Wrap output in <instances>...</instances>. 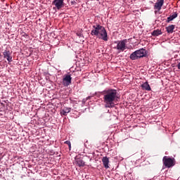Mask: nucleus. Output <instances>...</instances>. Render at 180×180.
<instances>
[{
  "label": "nucleus",
  "instance_id": "2",
  "mask_svg": "<svg viewBox=\"0 0 180 180\" xmlns=\"http://www.w3.org/2000/svg\"><path fill=\"white\" fill-rule=\"evenodd\" d=\"M91 36H96L98 39L103 40L104 41H108V40L106 29L99 24L93 25V30L91 32Z\"/></svg>",
  "mask_w": 180,
  "mask_h": 180
},
{
  "label": "nucleus",
  "instance_id": "23",
  "mask_svg": "<svg viewBox=\"0 0 180 180\" xmlns=\"http://www.w3.org/2000/svg\"><path fill=\"white\" fill-rule=\"evenodd\" d=\"M88 99H89V96L86 98V101H88Z\"/></svg>",
  "mask_w": 180,
  "mask_h": 180
},
{
  "label": "nucleus",
  "instance_id": "22",
  "mask_svg": "<svg viewBox=\"0 0 180 180\" xmlns=\"http://www.w3.org/2000/svg\"><path fill=\"white\" fill-rule=\"evenodd\" d=\"M86 100H85V99H83L82 100V102L84 103H85V101H86Z\"/></svg>",
  "mask_w": 180,
  "mask_h": 180
},
{
  "label": "nucleus",
  "instance_id": "14",
  "mask_svg": "<svg viewBox=\"0 0 180 180\" xmlns=\"http://www.w3.org/2000/svg\"><path fill=\"white\" fill-rule=\"evenodd\" d=\"M76 164L78 167H85V162L82 159H77L76 160Z\"/></svg>",
  "mask_w": 180,
  "mask_h": 180
},
{
  "label": "nucleus",
  "instance_id": "4",
  "mask_svg": "<svg viewBox=\"0 0 180 180\" xmlns=\"http://www.w3.org/2000/svg\"><path fill=\"white\" fill-rule=\"evenodd\" d=\"M115 44L117 46L114 47L115 50H117L119 53H121L122 51H124L126 49H127V46H126V43H127V39H124L121 41H115Z\"/></svg>",
  "mask_w": 180,
  "mask_h": 180
},
{
  "label": "nucleus",
  "instance_id": "9",
  "mask_svg": "<svg viewBox=\"0 0 180 180\" xmlns=\"http://www.w3.org/2000/svg\"><path fill=\"white\" fill-rule=\"evenodd\" d=\"M162 5H164V0H157L154 6V9L160 11L162 8Z\"/></svg>",
  "mask_w": 180,
  "mask_h": 180
},
{
  "label": "nucleus",
  "instance_id": "6",
  "mask_svg": "<svg viewBox=\"0 0 180 180\" xmlns=\"http://www.w3.org/2000/svg\"><path fill=\"white\" fill-rule=\"evenodd\" d=\"M72 77L70 75H65L63 79V85L64 86H68V85L71 84V80Z\"/></svg>",
  "mask_w": 180,
  "mask_h": 180
},
{
  "label": "nucleus",
  "instance_id": "10",
  "mask_svg": "<svg viewBox=\"0 0 180 180\" xmlns=\"http://www.w3.org/2000/svg\"><path fill=\"white\" fill-rule=\"evenodd\" d=\"M70 112H71V108L65 107L63 109L60 110V113L61 116H67Z\"/></svg>",
  "mask_w": 180,
  "mask_h": 180
},
{
  "label": "nucleus",
  "instance_id": "3",
  "mask_svg": "<svg viewBox=\"0 0 180 180\" xmlns=\"http://www.w3.org/2000/svg\"><path fill=\"white\" fill-rule=\"evenodd\" d=\"M147 56V51L144 49H141L133 52L130 56V60H139V58H143Z\"/></svg>",
  "mask_w": 180,
  "mask_h": 180
},
{
  "label": "nucleus",
  "instance_id": "17",
  "mask_svg": "<svg viewBox=\"0 0 180 180\" xmlns=\"http://www.w3.org/2000/svg\"><path fill=\"white\" fill-rule=\"evenodd\" d=\"M170 16H172V18L173 19H175L176 18L178 17V13L175 12V13H173L172 15H170Z\"/></svg>",
  "mask_w": 180,
  "mask_h": 180
},
{
  "label": "nucleus",
  "instance_id": "1",
  "mask_svg": "<svg viewBox=\"0 0 180 180\" xmlns=\"http://www.w3.org/2000/svg\"><path fill=\"white\" fill-rule=\"evenodd\" d=\"M103 99L105 103V108H115V101L119 99L117 91L114 89H108L102 91Z\"/></svg>",
  "mask_w": 180,
  "mask_h": 180
},
{
  "label": "nucleus",
  "instance_id": "7",
  "mask_svg": "<svg viewBox=\"0 0 180 180\" xmlns=\"http://www.w3.org/2000/svg\"><path fill=\"white\" fill-rule=\"evenodd\" d=\"M52 4L55 5L58 10H60L61 8L64 7V0H54Z\"/></svg>",
  "mask_w": 180,
  "mask_h": 180
},
{
  "label": "nucleus",
  "instance_id": "8",
  "mask_svg": "<svg viewBox=\"0 0 180 180\" xmlns=\"http://www.w3.org/2000/svg\"><path fill=\"white\" fill-rule=\"evenodd\" d=\"M4 58H6L8 63H12V53L8 50H5L3 52Z\"/></svg>",
  "mask_w": 180,
  "mask_h": 180
},
{
  "label": "nucleus",
  "instance_id": "15",
  "mask_svg": "<svg viewBox=\"0 0 180 180\" xmlns=\"http://www.w3.org/2000/svg\"><path fill=\"white\" fill-rule=\"evenodd\" d=\"M151 34H152L153 36L157 37V36H160V34H162V32H161V30H154V31L151 33Z\"/></svg>",
  "mask_w": 180,
  "mask_h": 180
},
{
  "label": "nucleus",
  "instance_id": "11",
  "mask_svg": "<svg viewBox=\"0 0 180 180\" xmlns=\"http://www.w3.org/2000/svg\"><path fill=\"white\" fill-rule=\"evenodd\" d=\"M102 162L104 167L108 169V168H109V158H108V157H103L102 159Z\"/></svg>",
  "mask_w": 180,
  "mask_h": 180
},
{
  "label": "nucleus",
  "instance_id": "16",
  "mask_svg": "<svg viewBox=\"0 0 180 180\" xmlns=\"http://www.w3.org/2000/svg\"><path fill=\"white\" fill-rule=\"evenodd\" d=\"M65 144H68V147H69V149L71 150V141H65Z\"/></svg>",
  "mask_w": 180,
  "mask_h": 180
},
{
  "label": "nucleus",
  "instance_id": "18",
  "mask_svg": "<svg viewBox=\"0 0 180 180\" xmlns=\"http://www.w3.org/2000/svg\"><path fill=\"white\" fill-rule=\"evenodd\" d=\"M71 5H77V0H72L70 1Z\"/></svg>",
  "mask_w": 180,
  "mask_h": 180
},
{
  "label": "nucleus",
  "instance_id": "21",
  "mask_svg": "<svg viewBox=\"0 0 180 180\" xmlns=\"http://www.w3.org/2000/svg\"><path fill=\"white\" fill-rule=\"evenodd\" d=\"M77 36H78L79 37H81V33H77Z\"/></svg>",
  "mask_w": 180,
  "mask_h": 180
},
{
  "label": "nucleus",
  "instance_id": "19",
  "mask_svg": "<svg viewBox=\"0 0 180 180\" xmlns=\"http://www.w3.org/2000/svg\"><path fill=\"white\" fill-rule=\"evenodd\" d=\"M172 20H174V18H172V16H169L167 18V22H171Z\"/></svg>",
  "mask_w": 180,
  "mask_h": 180
},
{
  "label": "nucleus",
  "instance_id": "13",
  "mask_svg": "<svg viewBox=\"0 0 180 180\" xmlns=\"http://www.w3.org/2000/svg\"><path fill=\"white\" fill-rule=\"evenodd\" d=\"M174 29H175V25H174L166 27V30L167 33H174Z\"/></svg>",
  "mask_w": 180,
  "mask_h": 180
},
{
  "label": "nucleus",
  "instance_id": "12",
  "mask_svg": "<svg viewBox=\"0 0 180 180\" xmlns=\"http://www.w3.org/2000/svg\"><path fill=\"white\" fill-rule=\"evenodd\" d=\"M141 87L145 91H151V87L150 86V84H148V82H144L142 85Z\"/></svg>",
  "mask_w": 180,
  "mask_h": 180
},
{
  "label": "nucleus",
  "instance_id": "5",
  "mask_svg": "<svg viewBox=\"0 0 180 180\" xmlns=\"http://www.w3.org/2000/svg\"><path fill=\"white\" fill-rule=\"evenodd\" d=\"M163 165L166 168H172V167H174L175 165V159L168 158L167 156L163 157L162 159Z\"/></svg>",
  "mask_w": 180,
  "mask_h": 180
},
{
  "label": "nucleus",
  "instance_id": "20",
  "mask_svg": "<svg viewBox=\"0 0 180 180\" xmlns=\"http://www.w3.org/2000/svg\"><path fill=\"white\" fill-rule=\"evenodd\" d=\"M177 68L178 70H180V62L177 64Z\"/></svg>",
  "mask_w": 180,
  "mask_h": 180
}]
</instances>
